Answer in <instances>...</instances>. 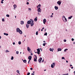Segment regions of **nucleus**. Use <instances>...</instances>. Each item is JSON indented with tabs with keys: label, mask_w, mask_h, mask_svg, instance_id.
Listing matches in <instances>:
<instances>
[{
	"label": "nucleus",
	"mask_w": 75,
	"mask_h": 75,
	"mask_svg": "<svg viewBox=\"0 0 75 75\" xmlns=\"http://www.w3.org/2000/svg\"><path fill=\"white\" fill-rule=\"evenodd\" d=\"M27 23L28 24H31V26H33L34 25V21L32 20V22H31L30 21H28L27 22Z\"/></svg>",
	"instance_id": "nucleus-1"
},
{
	"label": "nucleus",
	"mask_w": 75,
	"mask_h": 75,
	"mask_svg": "<svg viewBox=\"0 0 75 75\" xmlns=\"http://www.w3.org/2000/svg\"><path fill=\"white\" fill-rule=\"evenodd\" d=\"M34 56H35V57L34 58V61L35 62H37V56L36 55H35Z\"/></svg>",
	"instance_id": "nucleus-2"
},
{
	"label": "nucleus",
	"mask_w": 75,
	"mask_h": 75,
	"mask_svg": "<svg viewBox=\"0 0 75 75\" xmlns=\"http://www.w3.org/2000/svg\"><path fill=\"white\" fill-rule=\"evenodd\" d=\"M40 8H39L38 9L37 11L38 12H40V13H41V9H40Z\"/></svg>",
	"instance_id": "nucleus-3"
},
{
	"label": "nucleus",
	"mask_w": 75,
	"mask_h": 75,
	"mask_svg": "<svg viewBox=\"0 0 75 75\" xmlns=\"http://www.w3.org/2000/svg\"><path fill=\"white\" fill-rule=\"evenodd\" d=\"M57 4H58L60 5V4H61V1H58V2H57Z\"/></svg>",
	"instance_id": "nucleus-4"
},
{
	"label": "nucleus",
	"mask_w": 75,
	"mask_h": 75,
	"mask_svg": "<svg viewBox=\"0 0 75 75\" xmlns=\"http://www.w3.org/2000/svg\"><path fill=\"white\" fill-rule=\"evenodd\" d=\"M31 58H32V57L31 56H29L28 57V59L29 60H31Z\"/></svg>",
	"instance_id": "nucleus-5"
},
{
	"label": "nucleus",
	"mask_w": 75,
	"mask_h": 75,
	"mask_svg": "<svg viewBox=\"0 0 75 75\" xmlns=\"http://www.w3.org/2000/svg\"><path fill=\"white\" fill-rule=\"evenodd\" d=\"M42 57H40V59H38V62H40L41 61H42Z\"/></svg>",
	"instance_id": "nucleus-6"
},
{
	"label": "nucleus",
	"mask_w": 75,
	"mask_h": 75,
	"mask_svg": "<svg viewBox=\"0 0 75 75\" xmlns=\"http://www.w3.org/2000/svg\"><path fill=\"white\" fill-rule=\"evenodd\" d=\"M46 22H47V21L46 20V19H44L43 21V22L44 24H45V23H46Z\"/></svg>",
	"instance_id": "nucleus-7"
},
{
	"label": "nucleus",
	"mask_w": 75,
	"mask_h": 75,
	"mask_svg": "<svg viewBox=\"0 0 75 75\" xmlns=\"http://www.w3.org/2000/svg\"><path fill=\"white\" fill-rule=\"evenodd\" d=\"M19 31H20V28H17L16 29V32H17V33H18V32Z\"/></svg>",
	"instance_id": "nucleus-8"
},
{
	"label": "nucleus",
	"mask_w": 75,
	"mask_h": 75,
	"mask_svg": "<svg viewBox=\"0 0 75 75\" xmlns=\"http://www.w3.org/2000/svg\"><path fill=\"white\" fill-rule=\"evenodd\" d=\"M13 7H14V8L13 9L14 10H15V8H17V5L16 4H14L13 5Z\"/></svg>",
	"instance_id": "nucleus-9"
},
{
	"label": "nucleus",
	"mask_w": 75,
	"mask_h": 75,
	"mask_svg": "<svg viewBox=\"0 0 75 75\" xmlns=\"http://www.w3.org/2000/svg\"><path fill=\"white\" fill-rule=\"evenodd\" d=\"M18 32L19 33H20V34H23V32H22V31L21 30H19V31Z\"/></svg>",
	"instance_id": "nucleus-10"
},
{
	"label": "nucleus",
	"mask_w": 75,
	"mask_h": 75,
	"mask_svg": "<svg viewBox=\"0 0 75 75\" xmlns=\"http://www.w3.org/2000/svg\"><path fill=\"white\" fill-rule=\"evenodd\" d=\"M54 8H55V10H58V7L56 6H55L54 7Z\"/></svg>",
	"instance_id": "nucleus-11"
},
{
	"label": "nucleus",
	"mask_w": 75,
	"mask_h": 75,
	"mask_svg": "<svg viewBox=\"0 0 75 75\" xmlns=\"http://www.w3.org/2000/svg\"><path fill=\"white\" fill-rule=\"evenodd\" d=\"M31 50V49L29 47H28V51H30Z\"/></svg>",
	"instance_id": "nucleus-12"
},
{
	"label": "nucleus",
	"mask_w": 75,
	"mask_h": 75,
	"mask_svg": "<svg viewBox=\"0 0 75 75\" xmlns=\"http://www.w3.org/2000/svg\"><path fill=\"white\" fill-rule=\"evenodd\" d=\"M73 16H71L70 17H69L68 18V19H71V18H72Z\"/></svg>",
	"instance_id": "nucleus-13"
},
{
	"label": "nucleus",
	"mask_w": 75,
	"mask_h": 75,
	"mask_svg": "<svg viewBox=\"0 0 75 75\" xmlns=\"http://www.w3.org/2000/svg\"><path fill=\"white\" fill-rule=\"evenodd\" d=\"M62 50H61V48H58L57 51L58 52L61 51Z\"/></svg>",
	"instance_id": "nucleus-14"
},
{
	"label": "nucleus",
	"mask_w": 75,
	"mask_h": 75,
	"mask_svg": "<svg viewBox=\"0 0 75 75\" xmlns=\"http://www.w3.org/2000/svg\"><path fill=\"white\" fill-rule=\"evenodd\" d=\"M65 16H63V17H62V19H63V20H65Z\"/></svg>",
	"instance_id": "nucleus-15"
},
{
	"label": "nucleus",
	"mask_w": 75,
	"mask_h": 75,
	"mask_svg": "<svg viewBox=\"0 0 75 75\" xmlns=\"http://www.w3.org/2000/svg\"><path fill=\"white\" fill-rule=\"evenodd\" d=\"M29 24H26V26L27 27V28H28V27H29V25H28Z\"/></svg>",
	"instance_id": "nucleus-16"
},
{
	"label": "nucleus",
	"mask_w": 75,
	"mask_h": 75,
	"mask_svg": "<svg viewBox=\"0 0 75 75\" xmlns=\"http://www.w3.org/2000/svg\"><path fill=\"white\" fill-rule=\"evenodd\" d=\"M21 24H22V25L24 24V21H21Z\"/></svg>",
	"instance_id": "nucleus-17"
},
{
	"label": "nucleus",
	"mask_w": 75,
	"mask_h": 75,
	"mask_svg": "<svg viewBox=\"0 0 75 75\" xmlns=\"http://www.w3.org/2000/svg\"><path fill=\"white\" fill-rule=\"evenodd\" d=\"M41 4H39V5L38 6H37V8H38V7H41Z\"/></svg>",
	"instance_id": "nucleus-18"
},
{
	"label": "nucleus",
	"mask_w": 75,
	"mask_h": 75,
	"mask_svg": "<svg viewBox=\"0 0 75 75\" xmlns=\"http://www.w3.org/2000/svg\"><path fill=\"white\" fill-rule=\"evenodd\" d=\"M64 21L65 22H67V18H65L64 21Z\"/></svg>",
	"instance_id": "nucleus-19"
},
{
	"label": "nucleus",
	"mask_w": 75,
	"mask_h": 75,
	"mask_svg": "<svg viewBox=\"0 0 75 75\" xmlns=\"http://www.w3.org/2000/svg\"><path fill=\"white\" fill-rule=\"evenodd\" d=\"M23 62L24 63H26V62H27V60L25 59L23 61Z\"/></svg>",
	"instance_id": "nucleus-20"
},
{
	"label": "nucleus",
	"mask_w": 75,
	"mask_h": 75,
	"mask_svg": "<svg viewBox=\"0 0 75 75\" xmlns=\"http://www.w3.org/2000/svg\"><path fill=\"white\" fill-rule=\"evenodd\" d=\"M37 51L38 52H40V49H37Z\"/></svg>",
	"instance_id": "nucleus-21"
},
{
	"label": "nucleus",
	"mask_w": 75,
	"mask_h": 75,
	"mask_svg": "<svg viewBox=\"0 0 75 75\" xmlns=\"http://www.w3.org/2000/svg\"><path fill=\"white\" fill-rule=\"evenodd\" d=\"M50 51H52V52H53V50L51 48H50Z\"/></svg>",
	"instance_id": "nucleus-22"
},
{
	"label": "nucleus",
	"mask_w": 75,
	"mask_h": 75,
	"mask_svg": "<svg viewBox=\"0 0 75 75\" xmlns=\"http://www.w3.org/2000/svg\"><path fill=\"white\" fill-rule=\"evenodd\" d=\"M34 21H37V18H35Z\"/></svg>",
	"instance_id": "nucleus-23"
},
{
	"label": "nucleus",
	"mask_w": 75,
	"mask_h": 75,
	"mask_svg": "<svg viewBox=\"0 0 75 75\" xmlns=\"http://www.w3.org/2000/svg\"><path fill=\"white\" fill-rule=\"evenodd\" d=\"M67 50H68V49H66L64 50V52H66V51H67Z\"/></svg>",
	"instance_id": "nucleus-24"
},
{
	"label": "nucleus",
	"mask_w": 75,
	"mask_h": 75,
	"mask_svg": "<svg viewBox=\"0 0 75 75\" xmlns=\"http://www.w3.org/2000/svg\"><path fill=\"white\" fill-rule=\"evenodd\" d=\"M51 67L52 68H54V65L52 64H51Z\"/></svg>",
	"instance_id": "nucleus-25"
},
{
	"label": "nucleus",
	"mask_w": 75,
	"mask_h": 75,
	"mask_svg": "<svg viewBox=\"0 0 75 75\" xmlns=\"http://www.w3.org/2000/svg\"><path fill=\"white\" fill-rule=\"evenodd\" d=\"M6 17H10V15L8 14H7L6 15Z\"/></svg>",
	"instance_id": "nucleus-26"
},
{
	"label": "nucleus",
	"mask_w": 75,
	"mask_h": 75,
	"mask_svg": "<svg viewBox=\"0 0 75 75\" xmlns=\"http://www.w3.org/2000/svg\"><path fill=\"white\" fill-rule=\"evenodd\" d=\"M13 59H14V57H13V56H12L11 57V60H13Z\"/></svg>",
	"instance_id": "nucleus-27"
},
{
	"label": "nucleus",
	"mask_w": 75,
	"mask_h": 75,
	"mask_svg": "<svg viewBox=\"0 0 75 75\" xmlns=\"http://www.w3.org/2000/svg\"><path fill=\"white\" fill-rule=\"evenodd\" d=\"M18 52H19L18 51H17L16 52V54H18Z\"/></svg>",
	"instance_id": "nucleus-28"
},
{
	"label": "nucleus",
	"mask_w": 75,
	"mask_h": 75,
	"mask_svg": "<svg viewBox=\"0 0 75 75\" xmlns=\"http://www.w3.org/2000/svg\"><path fill=\"white\" fill-rule=\"evenodd\" d=\"M21 44V42L19 41L18 42V44H19V45H20V44Z\"/></svg>",
	"instance_id": "nucleus-29"
},
{
	"label": "nucleus",
	"mask_w": 75,
	"mask_h": 75,
	"mask_svg": "<svg viewBox=\"0 0 75 75\" xmlns=\"http://www.w3.org/2000/svg\"><path fill=\"white\" fill-rule=\"evenodd\" d=\"M38 32L37 31L36 32V34L37 35H38Z\"/></svg>",
	"instance_id": "nucleus-30"
},
{
	"label": "nucleus",
	"mask_w": 75,
	"mask_h": 75,
	"mask_svg": "<svg viewBox=\"0 0 75 75\" xmlns=\"http://www.w3.org/2000/svg\"><path fill=\"white\" fill-rule=\"evenodd\" d=\"M44 35H47V33H46L44 34Z\"/></svg>",
	"instance_id": "nucleus-31"
},
{
	"label": "nucleus",
	"mask_w": 75,
	"mask_h": 75,
	"mask_svg": "<svg viewBox=\"0 0 75 75\" xmlns=\"http://www.w3.org/2000/svg\"><path fill=\"white\" fill-rule=\"evenodd\" d=\"M16 72L17 73H19L20 72V71H19V70H17Z\"/></svg>",
	"instance_id": "nucleus-32"
},
{
	"label": "nucleus",
	"mask_w": 75,
	"mask_h": 75,
	"mask_svg": "<svg viewBox=\"0 0 75 75\" xmlns=\"http://www.w3.org/2000/svg\"><path fill=\"white\" fill-rule=\"evenodd\" d=\"M9 52V51H8V50H6V52Z\"/></svg>",
	"instance_id": "nucleus-33"
},
{
	"label": "nucleus",
	"mask_w": 75,
	"mask_h": 75,
	"mask_svg": "<svg viewBox=\"0 0 75 75\" xmlns=\"http://www.w3.org/2000/svg\"><path fill=\"white\" fill-rule=\"evenodd\" d=\"M46 44L45 43H44L43 44V46H45Z\"/></svg>",
	"instance_id": "nucleus-34"
},
{
	"label": "nucleus",
	"mask_w": 75,
	"mask_h": 75,
	"mask_svg": "<svg viewBox=\"0 0 75 75\" xmlns=\"http://www.w3.org/2000/svg\"><path fill=\"white\" fill-rule=\"evenodd\" d=\"M2 21L4 22V18H2Z\"/></svg>",
	"instance_id": "nucleus-35"
},
{
	"label": "nucleus",
	"mask_w": 75,
	"mask_h": 75,
	"mask_svg": "<svg viewBox=\"0 0 75 75\" xmlns=\"http://www.w3.org/2000/svg\"><path fill=\"white\" fill-rule=\"evenodd\" d=\"M40 52H37V54H40Z\"/></svg>",
	"instance_id": "nucleus-36"
},
{
	"label": "nucleus",
	"mask_w": 75,
	"mask_h": 75,
	"mask_svg": "<svg viewBox=\"0 0 75 75\" xmlns=\"http://www.w3.org/2000/svg\"><path fill=\"white\" fill-rule=\"evenodd\" d=\"M62 59H65V58H64V57H62Z\"/></svg>",
	"instance_id": "nucleus-37"
},
{
	"label": "nucleus",
	"mask_w": 75,
	"mask_h": 75,
	"mask_svg": "<svg viewBox=\"0 0 75 75\" xmlns=\"http://www.w3.org/2000/svg\"><path fill=\"white\" fill-rule=\"evenodd\" d=\"M52 64H53V65H55V63H53Z\"/></svg>",
	"instance_id": "nucleus-38"
},
{
	"label": "nucleus",
	"mask_w": 75,
	"mask_h": 75,
	"mask_svg": "<svg viewBox=\"0 0 75 75\" xmlns=\"http://www.w3.org/2000/svg\"><path fill=\"white\" fill-rule=\"evenodd\" d=\"M30 73H28L27 74V75H30Z\"/></svg>",
	"instance_id": "nucleus-39"
},
{
	"label": "nucleus",
	"mask_w": 75,
	"mask_h": 75,
	"mask_svg": "<svg viewBox=\"0 0 75 75\" xmlns=\"http://www.w3.org/2000/svg\"><path fill=\"white\" fill-rule=\"evenodd\" d=\"M71 40L72 41H74V39L73 38H72Z\"/></svg>",
	"instance_id": "nucleus-40"
},
{
	"label": "nucleus",
	"mask_w": 75,
	"mask_h": 75,
	"mask_svg": "<svg viewBox=\"0 0 75 75\" xmlns=\"http://www.w3.org/2000/svg\"><path fill=\"white\" fill-rule=\"evenodd\" d=\"M28 10H30L31 11V8H28Z\"/></svg>",
	"instance_id": "nucleus-41"
},
{
	"label": "nucleus",
	"mask_w": 75,
	"mask_h": 75,
	"mask_svg": "<svg viewBox=\"0 0 75 75\" xmlns=\"http://www.w3.org/2000/svg\"><path fill=\"white\" fill-rule=\"evenodd\" d=\"M67 41V40L65 39L64 40V42H66Z\"/></svg>",
	"instance_id": "nucleus-42"
},
{
	"label": "nucleus",
	"mask_w": 75,
	"mask_h": 75,
	"mask_svg": "<svg viewBox=\"0 0 75 75\" xmlns=\"http://www.w3.org/2000/svg\"><path fill=\"white\" fill-rule=\"evenodd\" d=\"M27 4H29V2H27L26 3Z\"/></svg>",
	"instance_id": "nucleus-43"
},
{
	"label": "nucleus",
	"mask_w": 75,
	"mask_h": 75,
	"mask_svg": "<svg viewBox=\"0 0 75 75\" xmlns=\"http://www.w3.org/2000/svg\"><path fill=\"white\" fill-rule=\"evenodd\" d=\"M30 60H29L28 62V64H30Z\"/></svg>",
	"instance_id": "nucleus-44"
},
{
	"label": "nucleus",
	"mask_w": 75,
	"mask_h": 75,
	"mask_svg": "<svg viewBox=\"0 0 75 75\" xmlns=\"http://www.w3.org/2000/svg\"><path fill=\"white\" fill-rule=\"evenodd\" d=\"M30 70H33V69L32 68H30Z\"/></svg>",
	"instance_id": "nucleus-45"
},
{
	"label": "nucleus",
	"mask_w": 75,
	"mask_h": 75,
	"mask_svg": "<svg viewBox=\"0 0 75 75\" xmlns=\"http://www.w3.org/2000/svg\"><path fill=\"white\" fill-rule=\"evenodd\" d=\"M1 3H2V4H3V1H1Z\"/></svg>",
	"instance_id": "nucleus-46"
},
{
	"label": "nucleus",
	"mask_w": 75,
	"mask_h": 75,
	"mask_svg": "<svg viewBox=\"0 0 75 75\" xmlns=\"http://www.w3.org/2000/svg\"><path fill=\"white\" fill-rule=\"evenodd\" d=\"M8 35V33H6V35Z\"/></svg>",
	"instance_id": "nucleus-47"
},
{
	"label": "nucleus",
	"mask_w": 75,
	"mask_h": 75,
	"mask_svg": "<svg viewBox=\"0 0 75 75\" xmlns=\"http://www.w3.org/2000/svg\"><path fill=\"white\" fill-rule=\"evenodd\" d=\"M30 55H33V53H31L30 54Z\"/></svg>",
	"instance_id": "nucleus-48"
},
{
	"label": "nucleus",
	"mask_w": 75,
	"mask_h": 75,
	"mask_svg": "<svg viewBox=\"0 0 75 75\" xmlns=\"http://www.w3.org/2000/svg\"><path fill=\"white\" fill-rule=\"evenodd\" d=\"M34 74H34V73H32V75H34Z\"/></svg>",
	"instance_id": "nucleus-49"
},
{
	"label": "nucleus",
	"mask_w": 75,
	"mask_h": 75,
	"mask_svg": "<svg viewBox=\"0 0 75 75\" xmlns=\"http://www.w3.org/2000/svg\"><path fill=\"white\" fill-rule=\"evenodd\" d=\"M32 51H31V50H30V51H29V52H30L31 53V52H32Z\"/></svg>",
	"instance_id": "nucleus-50"
},
{
	"label": "nucleus",
	"mask_w": 75,
	"mask_h": 75,
	"mask_svg": "<svg viewBox=\"0 0 75 75\" xmlns=\"http://www.w3.org/2000/svg\"><path fill=\"white\" fill-rule=\"evenodd\" d=\"M50 17H53V16H52V15H51L50 16Z\"/></svg>",
	"instance_id": "nucleus-51"
},
{
	"label": "nucleus",
	"mask_w": 75,
	"mask_h": 75,
	"mask_svg": "<svg viewBox=\"0 0 75 75\" xmlns=\"http://www.w3.org/2000/svg\"><path fill=\"white\" fill-rule=\"evenodd\" d=\"M44 60H42V62H44Z\"/></svg>",
	"instance_id": "nucleus-52"
},
{
	"label": "nucleus",
	"mask_w": 75,
	"mask_h": 75,
	"mask_svg": "<svg viewBox=\"0 0 75 75\" xmlns=\"http://www.w3.org/2000/svg\"><path fill=\"white\" fill-rule=\"evenodd\" d=\"M13 45H15V42H13Z\"/></svg>",
	"instance_id": "nucleus-53"
},
{
	"label": "nucleus",
	"mask_w": 75,
	"mask_h": 75,
	"mask_svg": "<svg viewBox=\"0 0 75 75\" xmlns=\"http://www.w3.org/2000/svg\"><path fill=\"white\" fill-rule=\"evenodd\" d=\"M72 65L71 64H70V67H72Z\"/></svg>",
	"instance_id": "nucleus-54"
},
{
	"label": "nucleus",
	"mask_w": 75,
	"mask_h": 75,
	"mask_svg": "<svg viewBox=\"0 0 75 75\" xmlns=\"http://www.w3.org/2000/svg\"><path fill=\"white\" fill-rule=\"evenodd\" d=\"M66 62H67V63H68V61L67 60L66 61Z\"/></svg>",
	"instance_id": "nucleus-55"
},
{
	"label": "nucleus",
	"mask_w": 75,
	"mask_h": 75,
	"mask_svg": "<svg viewBox=\"0 0 75 75\" xmlns=\"http://www.w3.org/2000/svg\"><path fill=\"white\" fill-rule=\"evenodd\" d=\"M4 35H6V33H4Z\"/></svg>",
	"instance_id": "nucleus-56"
},
{
	"label": "nucleus",
	"mask_w": 75,
	"mask_h": 75,
	"mask_svg": "<svg viewBox=\"0 0 75 75\" xmlns=\"http://www.w3.org/2000/svg\"><path fill=\"white\" fill-rule=\"evenodd\" d=\"M71 69H73L74 68V67H71Z\"/></svg>",
	"instance_id": "nucleus-57"
},
{
	"label": "nucleus",
	"mask_w": 75,
	"mask_h": 75,
	"mask_svg": "<svg viewBox=\"0 0 75 75\" xmlns=\"http://www.w3.org/2000/svg\"><path fill=\"white\" fill-rule=\"evenodd\" d=\"M38 15H40V13H39V12H38Z\"/></svg>",
	"instance_id": "nucleus-58"
},
{
	"label": "nucleus",
	"mask_w": 75,
	"mask_h": 75,
	"mask_svg": "<svg viewBox=\"0 0 75 75\" xmlns=\"http://www.w3.org/2000/svg\"><path fill=\"white\" fill-rule=\"evenodd\" d=\"M1 36H0V39H1Z\"/></svg>",
	"instance_id": "nucleus-59"
},
{
	"label": "nucleus",
	"mask_w": 75,
	"mask_h": 75,
	"mask_svg": "<svg viewBox=\"0 0 75 75\" xmlns=\"http://www.w3.org/2000/svg\"><path fill=\"white\" fill-rule=\"evenodd\" d=\"M30 0H27V1H29Z\"/></svg>",
	"instance_id": "nucleus-60"
},
{
	"label": "nucleus",
	"mask_w": 75,
	"mask_h": 75,
	"mask_svg": "<svg viewBox=\"0 0 75 75\" xmlns=\"http://www.w3.org/2000/svg\"><path fill=\"white\" fill-rule=\"evenodd\" d=\"M45 31H46V30H47V29H45Z\"/></svg>",
	"instance_id": "nucleus-61"
},
{
	"label": "nucleus",
	"mask_w": 75,
	"mask_h": 75,
	"mask_svg": "<svg viewBox=\"0 0 75 75\" xmlns=\"http://www.w3.org/2000/svg\"><path fill=\"white\" fill-rule=\"evenodd\" d=\"M42 29L44 30V27H43V28H42Z\"/></svg>",
	"instance_id": "nucleus-62"
},
{
	"label": "nucleus",
	"mask_w": 75,
	"mask_h": 75,
	"mask_svg": "<svg viewBox=\"0 0 75 75\" xmlns=\"http://www.w3.org/2000/svg\"><path fill=\"white\" fill-rule=\"evenodd\" d=\"M43 42H44V43L45 42V41H43Z\"/></svg>",
	"instance_id": "nucleus-63"
},
{
	"label": "nucleus",
	"mask_w": 75,
	"mask_h": 75,
	"mask_svg": "<svg viewBox=\"0 0 75 75\" xmlns=\"http://www.w3.org/2000/svg\"><path fill=\"white\" fill-rule=\"evenodd\" d=\"M63 75H67V74H64Z\"/></svg>",
	"instance_id": "nucleus-64"
}]
</instances>
